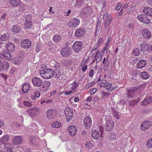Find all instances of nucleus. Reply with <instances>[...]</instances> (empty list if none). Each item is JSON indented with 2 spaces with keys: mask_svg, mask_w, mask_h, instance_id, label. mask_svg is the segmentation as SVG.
<instances>
[{
  "mask_svg": "<svg viewBox=\"0 0 152 152\" xmlns=\"http://www.w3.org/2000/svg\"><path fill=\"white\" fill-rule=\"evenodd\" d=\"M103 39L102 37H100L96 45L97 47H99L102 43L103 42Z\"/></svg>",
  "mask_w": 152,
  "mask_h": 152,
  "instance_id": "obj_55",
  "label": "nucleus"
},
{
  "mask_svg": "<svg viewBox=\"0 0 152 152\" xmlns=\"http://www.w3.org/2000/svg\"><path fill=\"white\" fill-rule=\"evenodd\" d=\"M148 44L145 43H142L140 47V50L141 51L143 52H145L147 50V46Z\"/></svg>",
  "mask_w": 152,
  "mask_h": 152,
  "instance_id": "obj_31",
  "label": "nucleus"
},
{
  "mask_svg": "<svg viewBox=\"0 0 152 152\" xmlns=\"http://www.w3.org/2000/svg\"><path fill=\"white\" fill-rule=\"evenodd\" d=\"M101 21L100 20H99L98 21L96 26V29L95 31L96 34L97 32H99V31L101 26Z\"/></svg>",
  "mask_w": 152,
  "mask_h": 152,
  "instance_id": "obj_46",
  "label": "nucleus"
},
{
  "mask_svg": "<svg viewBox=\"0 0 152 152\" xmlns=\"http://www.w3.org/2000/svg\"><path fill=\"white\" fill-rule=\"evenodd\" d=\"M134 27V25L133 23L130 22L128 23L127 25V27L130 28H133Z\"/></svg>",
  "mask_w": 152,
  "mask_h": 152,
  "instance_id": "obj_57",
  "label": "nucleus"
},
{
  "mask_svg": "<svg viewBox=\"0 0 152 152\" xmlns=\"http://www.w3.org/2000/svg\"><path fill=\"white\" fill-rule=\"evenodd\" d=\"M91 8L89 6H86L85 8H83L82 14L85 15L87 16L91 12Z\"/></svg>",
  "mask_w": 152,
  "mask_h": 152,
  "instance_id": "obj_18",
  "label": "nucleus"
},
{
  "mask_svg": "<svg viewBox=\"0 0 152 152\" xmlns=\"http://www.w3.org/2000/svg\"><path fill=\"white\" fill-rule=\"evenodd\" d=\"M42 86L40 88V90L42 91L46 92L48 89L50 85V83L49 81H45L43 82Z\"/></svg>",
  "mask_w": 152,
  "mask_h": 152,
  "instance_id": "obj_13",
  "label": "nucleus"
},
{
  "mask_svg": "<svg viewBox=\"0 0 152 152\" xmlns=\"http://www.w3.org/2000/svg\"><path fill=\"white\" fill-rule=\"evenodd\" d=\"M148 44L147 46V51H150V50L152 51V44Z\"/></svg>",
  "mask_w": 152,
  "mask_h": 152,
  "instance_id": "obj_59",
  "label": "nucleus"
},
{
  "mask_svg": "<svg viewBox=\"0 0 152 152\" xmlns=\"http://www.w3.org/2000/svg\"><path fill=\"white\" fill-rule=\"evenodd\" d=\"M129 3H126L124 4V6L122 7V10H125L127 9L129 7Z\"/></svg>",
  "mask_w": 152,
  "mask_h": 152,
  "instance_id": "obj_64",
  "label": "nucleus"
},
{
  "mask_svg": "<svg viewBox=\"0 0 152 152\" xmlns=\"http://www.w3.org/2000/svg\"><path fill=\"white\" fill-rule=\"evenodd\" d=\"M31 45V41L30 39H25L22 41L20 44V46L25 49L29 48Z\"/></svg>",
  "mask_w": 152,
  "mask_h": 152,
  "instance_id": "obj_9",
  "label": "nucleus"
},
{
  "mask_svg": "<svg viewBox=\"0 0 152 152\" xmlns=\"http://www.w3.org/2000/svg\"><path fill=\"white\" fill-rule=\"evenodd\" d=\"M30 86L27 83H25L23 85L22 90L23 93H26L29 90Z\"/></svg>",
  "mask_w": 152,
  "mask_h": 152,
  "instance_id": "obj_26",
  "label": "nucleus"
},
{
  "mask_svg": "<svg viewBox=\"0 0 152 152\" xmlns=\"http://www.w3.org/2000/svg\"><path fill=\"white\" fill-rule=\"evenodd\" d=\"M151 102H152V97L150 96L146 97L141 102V104L142 106H145L150 104Z\"/></svg>",
  "mask_w": 152,
  "mask_h": 152,
  "instance_id": "obj_15",
  "label": "nucleus"
},
{
  "mask_svg": "<svg viewBox=\"0 0 152 152\" xmlns=\"http://www.w3.org/2000/svg\"><path fill=\"white\" fill-rule=\"evenodd\" d=\"M140 77L143 79H148L149 76L148 74L146 72H143L140 73Z\"/></svg>",
  "mask_w": 152,
  "mask_h": 152,
  "instance_id": "obj_33",
  "label": "nucleus"
},
{
  "mask_svg": "<svg viewBox=\"0 0 152 152\" xmlns=\"http://www.w3.org/2000/svg\"><path fill=\"white\" fill-rule=\"evenodd\" d=\"M143 12L149 16H152V9L149 7L145 8L143 10Z\"/></svg>",
  "mask_w": 152,
  "mask_h": 152,
  "instance_id": "obj_23",
  "label": "nucleus"
},
{
  "mask_svg": "<svg viewBox=\"0 0 152 152\" xmlns=\"http://www.w3.org/2000/svg\"><path fill=\"white\" fill-rule=\"evenodd\" d=\"M61 55L63 57H66L70 55L72 53V50L70 48L66 47L63 48L61 50Z\"/></svg>",
  "mask_w": 152,
  "mask_h": 152,
  "instance_id": "obj_6",
  "label": "nucleus"
},
{
  "mask_svg": "<svg viewBox=\"0 0 152 152\" xmlns=\"http://www.w3.org/2000/svg\"><path fill=\"white\" fill-rule=\"evenodd\" d=\"M132 54L135 56H137L140 54L139 49L136 48L134 49L132 51Z\"/></svg>",
  "mask_w": 152,
  "mask_h": 152,
  "instance_id": "obj_45",
  "label": "nucleus"
},
{
  "mask_svg": "<svg viewBox=\"0 0 152 152\" xmlns=\"http://www.w3.org/2000/svg\"><path fill=\"white\" fill-rule=\"evenodd\" d=\"M80 20L77 18H72L69 20L68 26L69 28H73L77 27L80 24Z\"/></svg>",
  "mask_w": 152,
  "mask_h": 152,
  "instance_id": "obj_4",
  "label": "nucleus"
},
{
  "mask_svg": "<svg viewBox=\"0 0 152 152\" xmlns=\"http://www.w3.org/2000/svg\"><path fill=\"white\" fill-rule=\"evenodd\" d=\"M53 39L56 42H59L62 39V36L59 34H55L53 36Z\"/></svg>",
  "mask_w": 152,
  "mask_h": 152,
  "instance_id": "obj_27",
  "label": "nucleus"
},
{
  "mask_svg": "<svg viewBox=\"0 0 152 152\" xmlns=\"http://www.w3.org/2000/svg\"><path fill=\"white\" fill-rule=\"evenodd\" d=\"M85 146L88 149L91 148L93 146V145L91 142L87 141L85 144Z\"/></svg>",
  "mask_w": 152,
  "mask_h": 152,
  "instance_id": "obj_44",
  "label": "nucleus"
},
{
  "mask_svg": "<svg viewBox=\"0 0 152 152\" xmlns=\"http://www.w3.org/2000/svg\"><path fill=\"white\" fill-rule=\"evenodd\" d=\"M72 48L74 51L77 53H79L82 49V45L81 42L76 41L72 45Z\"/></svg>",
  "mask_w": 152,
  "mask_h": 152,
  "instance_id": "obj_7",
  "label": "nucleus"
},
{
  "mask_svg": "<svg viewBox=\"0 0 152 152\" xmlns=\"http://www.w3.org/2000/svg\"><path fill=\"white\" fill-rule=\"evenodd\" d=\"M97 91V89L96 88H94L91 89L89 90L90 94L92 95L95 93Z\"/></svg>",
  "mask_w": 152,
  "mask_h": 152,
  "instance_id": "obj_56",
  "label": "nucleus"
},
{
  "mask_svg": "<svg viewBox=\"0 0 152 152\" xmlns=\"http://www.w3.org/2000/svg\"><path fill=\"white\" fill-rule=\"evenodd\" d=\"M53 70L49 68L46 69V70L41 71L40 73V75L45 79H49L53 76Z\"/></svg>",
  "mask_w": 152,
  "mask_h": 152,
  "instance_id": "obj_2",
  "label": "nucleus"
},
{
  "mask_svg": "<svg viewBox=\"0 0 152 152\" xmlns=\"http://www.w3.org/2000/svg\"><path fill=\"white\" fill-rule=\"evenodd\" d=\"M83 126L85 129V130L83 132L84 133L85 132V133H87L89 132L92 124V121L91 118L88 116L86 117L83 121Z\"/></svg>",
  "mask_w": 152,
  "mask_h": 152,
  "instance_id": "obj_1",
  "label": "nucleus"
},
{
  "mask_svg": "<svg viewBox=\"0 0 152 152\" xmlns=\"http://www.w3.org/2000/svg\"><path fill=\"white\" fill-rule=\"evenodd\" d=\"M3 67H4V70L7 71V70L8 69L10 66L9 63L7 61H5L4 62V64H3Z\"/></svg>",
  "mask_w": 152,
  "mask_h": 152,
  "instance_id": "obj_42",
  "label": "nucleus"
},
{
  "mask_svg": "<svg viewBox=\"0 0 152 152\" xmlns=\"http://www.w3.org/2000/svg\"><path fill=\"white\" fill-rule=\"evenodd\" d=\"M26 22H32V16L31 15H28L25 18Z\"/></svg>",
  "mask_w": 152,
  "mask_h": 152,
  "instance_id": "obj_39",
  "label": "nucleus"
},
{
  "mask_svg": "<svg viewBox=\"0 0 152 152\" xmlns=\"http://www.w3.org/2000/svg\"><path fill=\"white\" fill-rule=\"evenodd\" d=\"M12 41L14 42H15L16 43H18L19 42V40L16 37L13 38Z\"/></svg>",
  "mask_w": 152,
  "mask_h": 152,
  "instance_id": "obj_63",
  "label": "nucleus"
},
{
  "mask_svg": "<svg viewBox=\"0 0 152 152\" xmlns=\"http://www.w3.org/2000/svg\"><path fill=\"white\" fill-rule=\"evenodd\" d=\"M113 115L114 117H115L117 119L119 118L118 114V112L116 110L114 111L113 113Z\"/></svg>",
  "mask_w": 152,
  "mask_h": 152,
  "instance_id": "obj_60",
  "label": "nucleus"
},
{
  "mask_svg": "<svg viewBox=\"0 0 152 152\" xmlns=\"http://www.w3.org/2000/svg\"><path fill=\"white\" fill-rule=\"evenodd\" d=\"M19 148L18 146H17L15 148V146L13 145H11L9 143H6L4 146V148L5 149H7L10 150V152H14V150H17V149Z\"/></svg>",
  "mask_w": 152,
  "mask_h": 152,
  "instance_id": "obj_14",
  "label": "nucleus"
},
{
  "mask_svg": "<svg viewBox=\"0 0 152 152\" xmlns=\"http://www.w3.org/2000/svg\"><path fill=\"white\" fill-rule=\"evenodd\" d=\"M114 126H105V130L107 132H109L112 130Z\"/></svg>",
  "mask_w": 152,
  "mask_h": 152,
  "instance_id": "obj_53",
  "label": "nucleus"
},
{
  "mask_svg": "<svg viewBox=\"0 0 152 152\" xmlns=\"http://www.w3.org/2000/svg\"><path fill=\"white\" fill-rule=\"evenodd\" d=\"M27 113L28 115L31 117L34 116L37 113V109L35 107L29 108L27 110Z\"/></svg>",
  "mask_w": 152,
  "mask_h": 152,
  "instance_id": "obj_16",
  "label": "nucleus"
},
{
  "mask_svg": "<svg viewBox=\"0 0 152 152\" xmlns=\"http://www.w3.org/2000/svg\"><path fill=\"white\" fill-rule=\"evenodd\" d=\"M53 110H49L47 112V115L48 119H50L52 118Z\"/></svg>",
  "mask_w": 152,
  "mask_h": 152,
  "instance_id": "obj_40",
  "label": "nucleus"
},
{
  "mask_svg": "<svg viewBox=\"0 0 152 152\" xmlns=\"http://www.w3.org/2000/svg\"><path fill=\"white\" fill-rule=\"evenodd\" d=\"M32 82L33 84L36 87H39L43 84V81L40 78L34 77L32 79Z\"/></svg>",
  "mask_w": 152,
  "mask_h": 152,
  "instance_id": "obj_11",
  "label": "nucleus"
},
{
  "mask_svg": "<svg viewBox=\"0 0 152 152\" xmlns=\"http://www.w3.org/2000/svg\"><path fill=\"white\" fill-rule=\"evenodd\" d=\"M146 64L145 60H141L137 64V67L138 68L141 69L145 66Z\"/></svg>",
  "mask_w": 152,
  "mask_h": 152,
  "instance_id": "obj_24",
  "label": "nucleus"
},
{
  "mask_svg": "<svg viewBox=\"0 0 152 152\" xmlns=\"http://www.w3.org/2000/svg\"><path fill=\"white\" fill-rule=\"evenodd\" d=\"M85 31L83 28H78L75 31V36L77 38H81L83 37L85 34Z\"/></svg>",
  "mask_w": 152,
  "mask_h": 152,
  "instance_id": "obj_10",
  "label": "nucleus"
},
{
  "mask_svg": "<svg viewBox=\"0 0 152 152\" xmlns=\"http://www.w3.org/2000/svg\"><path fill=\"white\" fill-rule=\"evenodd\" d=\"M151 122L148 121H144L140 126L141 130L145 131L148 129L151 126Z\"/></svg>",
  "mask_w": 152,
  "mask_h": 152,
  "instance_id": "obj_12",
  "label": "nucleus"
},
{
  "mask_svg": "<svg viewBox=\"0 0 152 152\" xmlns=\"http://www.w3.org/2000/svg\"><path fill=\"white\" fill-rule=\"evenodd\" d=\"M91 137L94 140H97L99 137V134H91Z\"/></svg>",
  "mask_w": 152,
  "mask_h": 152,
  "instance_id": "obj_48",
  "label": "nucleus"
},
{
  "mask_svg": "<svg viewBox=\"0 0 152 152\" xmlns=\"http://www.w3.org/2000/svg\"><path fill=\"white\" fill-rule=\"evenodd\" d=\"M112 18H107V19L105 21L104 23V27L105 28H106L109 26V25L111 23V21H112Z\"/></svg>",
  "mask_w": 152,
  "mask_h": 152,
  "instance_id": "obj_37",
  "label": "nucleus"
},
{
  "mask_svg": "<svg viewBox=\"0 0 152 152\" xmlns=\"http://www.w3.org/2000/svg\"><path fill=\"white\" fill-rule=\"evenodd\" d=\"M29 141L31 143L32 145H37V143L39 141V139L38 137H36L32 136L30 137L29 138Z\"/></svg>",
  "mask_w": 152,
  "mask_h": 152,
  "instance_id": "obj_19",
  "label": "nucleus"
},
{
  "mask_svg": "<svg viewBox=\"0 0 152 152\" xmlns=\"http://www.w3.org/2000/svg\"><path fill=\"white\" fill-rule=\"evenodd\" d=\"M9 53L8 51H2L0 53V57L4 58L8 56Z\"/></svg>",
  "mask_w": 152,
  "mask_h": 152,
  "instance_id": "obj_38",
  "label": "nucleus"
},
{
  "mask_svg": "<svg viewBox=\"0 0 152 152\" xmlns=\"http://www.w3.org/2000/svg\"><path fill=\"white\" fill-rule=\"evenodd\" d=\"M64 113L66 121L69 122L71 121L73 117L72 109L69 106H66L64 109Z\"/></svg>",
  "mask_w": 152,
  "mask_h": 152,
  "instance_id": "obj_3",
  "label": "nucleus"
},
{
  "mask_svg": "<svg viewBox=\"0 0 152 152\" xmlns=\"http://www.w3.org/2000/svg\"><path fill=\"white\" fill-rule=\"evenodd\" d=\"M9 39V34L7 33L2 34L0 37V39L3 41H7Z\"/></svg>",
  "mask_w": 152,
  "mask_h": 152,
  "instance_id": "obj_30",
  "label": "nucleus"
},
{
  "mask_svg": "<svg viewBox=\"0 0 152 152\" xmlns=\"http://www.w3.org/2000/svg\"><path fill=\"white\" fill-rule=\"evenodd\" d=\"M137 18L140 22L145 24H148L150 22V19L146 15L144 14L138 15Z\"/></svg>",
  "mask_w": 152,
  "mask_h": 152,
  "instance_id": "obj_5",
  "label": "nucleus"
},
{
  "mask_svg": "<svg viewBox=\"0 0 152 152\" xmlns=\"http://www.w3.org/2000/svg\"><path fill=\"white\" fill-rule=\"evenodd\" d=\"M23 59L19 57H17L14 58L12 60L13 63L18 66H19L23 62Z\"/></svg>",
  "mask_w": 152,
  "mask_h": 152,
  "instance_id": "obj_20",
  "label": "nucleus"
},
{
  "mask_svg": "<svg viewBox=\"0 0 152 152\" xmlns=\"http://www.w3.org/2000/svg\"><path fill=\"white\" fill-rule=\"evenodd\" d=\"M114 123L111 118H109L107 121L106 126H114Z\"/></svg>",
  "mask_w": 152,
  "mask_h": 152,
  "instance_id": "obj_41",
  "label": "nucleus"
},
{
  "mask_svg": "<svg viewBox=\"0 0 152 152\" xmlns=\"http://www.w3.org/2000/svg\"><path fill=\"white\" fill-rule=\"evenodd\" d=\"M53 70L54 71V73H53V76H54L56 78H59L61 74V72L60 71V69H55Z\"/></svg>",
  "mask_w": 152,
  "mask_h": 152,
  "instance_id": "obj_25",
  "label": "nucleus"
},
{
  "mask_svg": "<svg viewBox=\"0 0 152 152\" xmlns=\"http://www.w3.org/2000/svg\"><path fill=\"white\" fill-rule=\"evenodd\" d=\"M101 55H99V56H95L94 57V61H96L97 62H98L101 60Z\"/></svg>",
  "mask_w": 152,
  "mask_h": 152,
  "instance_id": "obj_51",
  "label": "nucleus"
},
{
  "mask_svg": "<svg viewBox=\"0 0 152 152\" xmlns=\"http://www.w3.org/2000/svg\"><path fill=\"white\" fill-rule=\"evenodd\" d=\"M102 94L103 96V98H107L110 95V94L109 93H107L104 91H103L102 92Z\"/></svg>",
  "mask_w": 152,
  "mask_h": 152,
  "instance_id": "obj_49",
  "label": "nucleus"
},
{
  "mask_svg": "<svg viewBox=\"0 0 152 152\" xmlns=\"http://www.w3.org/2000/svg\"><path fill=\"white\" fill-rule=\"evenodd\" d=\"M9 138L8 136L6 135L1 138L0 141L2 144L7 142L9 140Z\"/></svg>",
  "mask_w": 152,
  "mask_h": 152,
  "instance_id": "obj_35",
  "label": "nucleus"
},
{
  "mask_svg": "<svg viewBox=\"0 0 152 152\" xmlns=\"http://www.w3.org/2000/svg\"><path fill=\"white\" fill-rule=\"evenodd\" d=\"M23 141L21 137L19 136H15L13 137L12 140V143L16 145L21 144Z\"/></svg>",
  "mask_w": 152,
  "mask_h": 152,
  "instance_id": "obj_17",
  "label": "nucleus"
},
{
  "mask_svg": "<svg viewBox=\"0 0 152 152\" xmlns=\"http://www.w3.org/2000/svg\"><path fill=\"white\" fill-rule=\"evenodd\" d=\"M112 84L111 83H107L106 84L104 85V87L107 90L109 91L112 90L111 88Z\"/></svg>",
  "mask_w": 152,
  "mask_h": 152,
  "instance_id": "obj_43",
  "label": "nucleus"
},
{
  "mask_svg": "<svg viewBox=\"0 0 152 152\" xmlns=\"http://www.w3.org/2000/svg\"><path fill=\"white\" fill-rule=\"evenodd\" d=\"M6 47L8 51L13 52L15 49L14 45L10 42H8L6 45Z\"/></svg>",
  "mask_w": 152,
  "mask_h": 152,
  "instance_id": "obj_22",
  "label": "nucleus"
},
{
  "mask_svg": "<svg viewBox=\"0 0 152 152\" xmlns=\"http://www.w3.org/2000/svg\"><path fill=\"white\" fill-rule=\"evenodd\" d=\"M7 15V13H4L1 16L0 19V21L4 22L5 19V17Z\"/></svg>",
  "mask_w": 152,
  "mask_h": 152,
  "instance_id": "obj_54",
  "label": "nucleus"
},
{
  "mask_svg": "<svg viewBox=\"0 0 152 152\" xmlns=\"http://www.w3.org/2000/svg\"><path fill=\"white\" fill-rule=\"evenodd\" d=\"M20 30V29L19 26L18 25H15L12 26V32L15 33H19Z\"/></svg>",
  "mask_w": 152,
  "mask_h": 152,
  "instance_id": "obj_29",
  "label": "nucleus"
},
{
  "mask_svg": "<svg viewBox=\"0 0 152 152\" xmlns=\"http://www.w3.org/2000/svg\"><path fill=\"white\" fill-rule=\"evenodd\" d=\"M135 102V101H134V100L130 101L128 103L129 105L130 106H134L136 104Z\"/></svg>",
  "mask_w": 152,
  "mask_h": 152,
  "instance_id": "obj_58",
  "label": "nucleus"
},
{
  "mask_svg": "<svg viewBox=\"0 0 152 152\" xmlns=\"http://www.w3.org/2000/svg\"><path fill=\"white\" fill-rule=\"evenodd\" d=\"M61 126V124L60 123L57 121L53 122L51 124V126L53 127L58 128Z\"/></svg>",
  "mask_w": 152,
  "mask_h": 152,
  "instance_id": "obj_36",
  "label": "nucleus"
},
{
  "mask_svg": "<svg viewBox=\"0 0 152 152\" xmlns=\"http://www.w3.org/2000/svg\"><path fill=\"white\" fill-rule=\"evenodd\" d=\"M4 58H5L6 59H7L8 61L11 60L12 59V58L11 55V54L10 53H9L8 54V56H6V57H5Z\"/></svg>",
  "mask_w": 152,
  "mask_h": 152,
  "instance_id": "obj_61",
  "label": "nucleus"
},
{
  "mask_svg": "<svg viewBox=\"0 0 152 152\" xmlns=\"http://www.w3.org/2000/svg\"><path fill=\"white\" fill-rule=\"evenodd\" d=\"M77 128L74 126H70L68 128V130L69 133H76L77 132Z\"/></svg>",
  "mask_w": 152,
  "mask_h": 152,
  "instance_id": "obj_32",
  "label": "nucleus"
},
{
  "mask_svg": "<svg viewBox=\"0 0 152 152\" xmlns=\"http://www.w3.org/2000/svg\"><path fill=\"white\" fill-rule=\"evenodd\" d=\"M142 33L144 37L146 39H149L151 36V32L147 29H143Z\"/></svg>",
  "mask_w": 152,
  "mask_h": 152,
  "instance_id": "obj_21",
  "label": "nucleus"
},
{
  "mask_svg": "<svg viewBox=\"0 0 152 152\" xmlns=\"http://www.w3.org/2000/svg\"><path fill=\"white\" fill-rule=\"evenodd\" d=\"M25 27L28 29H30L32 27V22H26L24 24Z\"/></svg>",
  "mask_w": 152,
  "mask_h": 152,
  "instance_id": "obj_47",
  "label": "nucleus"
},
{
  "mask_svg": "<svg viewBox=\"0 0 152 152\" xmlns=\"http://www.w3.org/2000/svg\"><path fill=\"white\" fill-rule=\"evenodd\" d=\"M147 145L148 147H152V138L147 142Z\"/></svg>",
  "mask_w": 152,
  "mask_h": 152,
  "instance_id": "obj_50",
  "label": "nucleus"
},
{
  "mask_svg": "<svg viewBox=\"0 0 152 152\" xmlns=\"http://www.w3.org/2000/svg\"><path fill=\"white\" fill-rule=\"evenodd\" d=\"M23 104L28 107H31L32 106V104L30 102L27 101H24L23 102Z\"/></svg>",
  "mask_w": 152,
  "mask_h": 152,
  "instance_id": "obj_52",
  "label": "nucleus"
},
{
  "mask_svg": "<svg viewBox=\"0 0 152 152\" xmlns=\"http://www.w3.org/2000/svg\"><path fill=\"white\" fill-rule=\"evenodd\" d=\"M121 7V3H119L115 6V9L118 10H119Z\"/></svg>",
  "mask_w": 152,
  "mask_h": 152,
  "instance_id": "obj_62",
  "label": "nucleus"
},
{
  "mask_svg": "<svg viewBox=\"0 0 152 152\" xmlns=\"http://www.w3.org/2000/svg\"><path fill=\"white\" fill-rule=\"evenodd\" d=\"M10 3L13 7H17L18 6L20 3V0H9Z\"/></svg>",
  "mask_w": 152,
  "mask_h": 152,
  "instance_id": "obj_28",
  "label": "nucleus"
},
{
  "mask_svg": "<svg viewBox=\"0 0 152 152\" xmlns=\"http://www.w3.org/2000/svg\"><path fill=\"white\" fill-rule=\"evenodd\" d=\"M40 96L39 92L35 91L32 94V99L33 100H36L37 98L39 97Z\"/></svg>",
  "mask_w": 152,
  "mask_h": 152,
  "instance_id": "obj_34",
  "label": "nucleus"
},
{
  "mask_svg": "<svg viewBox=\"0 0 152 152\" xmlns=\"http://www.w3.org/2000/svg\"><path fill=\"white\" fill-rule=\"evenodd\" d=\"M139 87H133L131 88L130 89L127 90V93L126 95L129 97L132 98L135 96V94L137 93Z\"/></svg>",
  "mask_w": 152,
  "mask_h": 152,
  "instance_id": "obj_8",
  "label": "nucleus"
}]
</instances>
